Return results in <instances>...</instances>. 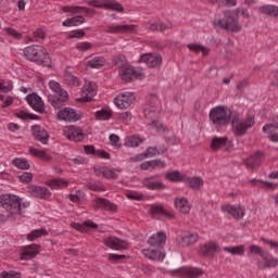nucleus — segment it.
<instances>
[{
    "instance_id": "obj_1",
    "label": "nucleus",
    "mask_w": 278,
    "mask_h": 278,
    "mask_svg": "<svg viewBox=\"0 0 278 278\" xmlns=\"http://www.w3.org/2000/svg\"><path fill=\"white\" fill-rule=\"evenodd\" d=\"M143 114L152 129H155L159 134L168 131V128L160 122V99H157V96L150 94L147 97Z\"/></svg>"
},
{
    "instance_id": "obj_2",
    "label": "nucleus",
    "mask_w": 278,
    "mask_h": 278,
    "mask_svg": "<svg viewBox=\"0 0 278 278\" xmlns=\"http://www.w3.org/2000/svg\"><path fill=\"white\" fill-rule=\"evenodd\" d=\"M24 55L30 62L38 64V66L51 67V56L47 49L40 45H31L24 49Z\"/></svg>"
},
{
    "instance_id": "obj_3",
    "label": "nucleus",
    "mask_w": 278,
    "mask_h": 278,
    "mask_svg": "<svg viewBox=\"0 0 278 278\" xmlns=\"http://www.w3.org/2000/svg\"><path fill=\"white\" fill-rule=\"evenodd\" d=\"M233 113H236V111L218 105L210 111L208 117L213 125L227 127V125L231 123V118H233Z\"/></svg>"
},
{
    "instance_id": "obj_4",
    "label": "nucleus",
    "mask_w": 278,
    "mask_h": 278,
    "mask_svg": "<svg viewBox=\"0 0 278 278\" xmlns=\"http://www.w3.org/2000/svg\"><path fill=\"white\" fill-rule=\"evenodd\" d=\"M49 88H51L54 92V94L48 96L49 103L52 105L54 110H61V108H64V103L68 101V92L62 89L60 83L55 80L49 81Z\"/></svg>"
},
{
    "instance_id": "obj_5",
    "label": "nucleus",
    "mask_w": 278,
    "mask_h": 278,
    "mask_svg": "<svg viewBox=\"0 0 278 278\" xmlns=\"http://www.w3.org/2000/svg\"><path fill=\"white\" fill-rule=\"evenodd\" d=\"M231 127H232V134L237 138H242V136H245L247 131L255 125V119L253 117H248L245 119H240V113L235 111L232 113V118L230 119Z\"/></svg>"
},
{
    "instance_id": "obj_6",
    "label": "nucleus",
    "mask_w": 278,
    "mask_h": 278,
    "mask_svg": "<svg viewBox=\"0 0 278 278\" xmlns=\"http://www.w3.org/2000/svg\"><path fill=\"white\" fill-rule=\"evenodd\" d=\"M0 205L3 210H7L9 214H20L23 215L21 211V198L15 194H2L0 195Z\"/></svg>"
},
{
    "instance_id": "obj_7",
    "label": "nucleus",
    "mask_w": 278,
    "mask_h": 278,
    "mask_svg": "<svg viewBox=\"0 0 278 278\" xmlns=\"http://www.w3.org/2000/svg\"><path fill=\"white\" fill-rule=\"evenodd\" d=\"M225 18L218 20L217 23L215 22V25H219L222 29H226V31H241L242 25H240V22L238 21V16L233 15V13L226 11Z\"/></svg>"
},
{
    "instance_id": "obj_8",
    "label": "nucleus",
    "mask_w": 278,
    "mask_h": 278,
    "mask_svg": "<svg viewBox=\"0 0 278 278\" xmlns=\"http://www.w3.org/2000/svg\"><path fill=\"white\" fill-rule=\"evenodd\" d=\"M88 5L92 8H104V10H114L115 12H123V4L114 0H86Z\"/></svg>"
},
{
    "instance_id": "obj_9",
    "label": "nucleus",
    "mask_w": 278,
    "mask_h": 278,
    "mask_svg": "<svg viewBox=\"0 0 278 278\" xmlns=\"http://www.w3.org/2000/svg\"><path fill=\"white\" fill-rule=\"evenodd\" d=\"M139 63H143L149 66V68H157L162 66V54L157 53H146L139 58Z\"/></svg>"
},
{
    "instance_id": "obj_10",
    "label": "nucleus",
    "mask_w": 278,
    "mask_h": 278,
    "mask_svg": "<svg viewBox=\"0 0 278 278\" xmlns=\"http://www.w3.org/2000/svg\"><path fill=\"white\" fill-rule=\"evenodd\" d=\"M103 241L105 247L114 251H127L129 249V242L116 237H106Z\"/></svg>"
},
{
    "instance_id": "obj_11",
    "label": "nucleus",
    "mask_w": 278,
    "mask_h": 278,
    "mask_svg": "<svg viewBox=\"0 0 278 278\" xmlns=\"http://www.w3.org/2000/svg\"><path fill=\"white\" fill-rule=\"evenodd\" d=\"M197 242H199V235L197 232H185L176 238V244L182 249L192 247Z\"/></svg>"
},
{
    "instance_id": "obj_12",
    "label": "nucleus",
    "mask_w": 278,
    "mask_h": 278,
    "mask_svg": "<svg viewBox=\"0 0 278 278\" xmlns=\"http://www.w3.org/2000/svg\"><path fill=\"white\" fill-rule=\"evenodd\" d=\"M136 101V96L134 92L119 93L115 99L114 103L119 108V110H127Z\"/></svg>"
},
{
    "instance_id": "obj_13",
    "label": "nucleus",
    "mask_w": 278,
    "mask_h": 278,
    "mask_svg": "<svg viewBox=\"0 0 278 278\" xmlns=\"http://www.w3.org/2000/svg\"><path fill=\"white\" fill-rule=\"evenodd\" d=\"M121 77L123 81H134V79H142L144 73L134 66H126L121 71Z\"/></svg>"
},
{
    "instance_id": "obj_14",
    "label": "nucleus",
    "mask_w": 278,
    "mask_h": 278,
    "mask_svg": "<svg viewBox=\"0 0 278 278\" xmlns=\"http://www.w3.org/2000/svg\"><path fill=\"white\" fill-rule=\"evenodd\" d=\"M64 136L72 142H81L84 140V129L75 125L64 128Z\"/></svg>"
},
{
    "instance_id": "obj_15",
    "label": "nucleus",
    "mask_w": 278,
    "mask_h": 278,
    "mask_svg": "<svg viewBox=\"0 0 278 278\" xmlns=\"http://www.w3.org/2000/svg\"><path fill=\"white\" fill-rule=\"evenodd\" d=\"M172 274L176 275H182V277H188V278H198V277H203L205 275V271L199 267H180L178 269H174L170 271Z\"/></svg>"
},
{
    "instance_id": "obj_16",
    "label": "nucleus",
    "mask_w": 278,
    "mask_h": 278,
    "mask_svg": "<svg viewBox=\"0 0 278 278\" xmlns=\"http://www.w3.org/2000/svg\"><path fill=\"white\" fill-rule=\"evenodd\" d=\"M142 185L148 190H166V185L160 180V175L143 178Z\"/></svg>"
},
{
    "instance_id": "obj_17",
    "label": "nucleus",
    "mask_w": 278,
    "mask_h": 278,
    "mask_svg": "<svg viewBox=\"0 0 278 278\" xmlns=\"http://www.w3.org/2000/svg\"><path fill=\"white\" fill-rule=\"evenodd\" d=\"M59 121H65L66 123H77L81 118V115L74 109L65 108L58 113Z\"/></svg>"
},
{
    "instance_id": "obj_18",
    "label": "nucleus",
    "mask_w": 278,
    "mask_h": 278,
    "mask_svg": "<svg viewBox=\"0 0 278 278\" xmlns=\"http://www.w3.org/2000/svg\"><path fill=\"white\" fill-rule=\"evenodd\" d=\"M30 131L35 140H38V142H41V144H49L50 135L49 131L45 129V127L40 125H34L31 126Z\"/></svg>"
},
{
    "instance_id": "obj_19",
    "label": "nucleus",
    "mask_w": 278,
    "mask_h": 278,
    "mask_svg": "<svg viewBox=\"0 0 278 278\" xmlns=\"http://www.w3.org/2000/svg\"><path fill=\"white\" fill-rule=\"evenodd\" d=\"M26 101L35 112H45V102L42 101V98L38 96L37 93H31L26 96Z\"/></svg>"
},
{
    "instance_id": "obj_20",
    "label": "nucleus",
    "mask_w": 278,
    "mask_h": 278,
    "mask_svg": "<svg viewBox=\"0 0 278 278\" xmlns=\"http://www.w3.org/2000/svg\"><path fill=\"white\" fill-rule=\"evenodd\" d=\"M93 207L96 210H109L110 212H116V210L118 208L116 204L101 197H98L93 200Z\"/></svg>"
},
{
    "instance_id": "obj_21",
    "label": "nucleus",
    "mask_w": 278,
    "mask_h": 278,
    "mask_svg": "<svg viewBox=\"0 0 278 278\" xmlns=\"http://www.w3.org/2000/svg\"><path fill=\"white\" fill-rule=\"evenodd\" d=\"M136 26L134 25H110L106 34H134Z\"/></svg>"
},
{
    "instance_id": "obj_22",
    "label": "nucleus",
    "mask_w": 278,
    "mask_h": 278,
    "mask_svg": "<svg viewBox=\"0 0 278 278\" xmlns=\"http://www.w3.org/2000/svg\"><path fill=\"white\" fill-rule=\"evenodd\" d=\"M223 212H227L228 214H231L233 218L237 220H240L244 218V208L240 205H231V204H226L222 206Z\"/></svg>"
},
{
    "instance_id": "obj_23",
    "label": "nucleus",
    "mask_w": 278,
    "mask_h": 278,
    "mask_svg": "<svg viewBox=\"0 0 278 278\" xmlns=\"http://www.w3.org/2000/svg\"><path fill=\"white\" fill-rule=\"evenodd\" d=\"M220 251V248L218 247V243L210 241L206 242L202 248H201V253L204 257H214L216 253Z\"/></svg>"
},
{
    "instance_id": "obj_24",
    "label": "nucleus",
    "mask_w": 278,
    "mask_h": 278,
    "mask_svg": "<svg viewBox=\"0 0 278 278\" xmlns=\"http://www.w3.org/2000/svg\"><path fill=\"white\" fill-rule=\"evenodd\" d=\"M155 168H166V162L156 159L152 161H146L140 164V169L141 170H155Z\"/></svg>"
},
{
    "instance_id": "obj_25",
    "label": "nucleus",
    "mask_w": 278,
    "mask_h": 278,
    "mask_svg": "<svg viewBox=\"0 0 278 278\" xmlns=\"http://www.w3.org/2000/svg\"><path fill=\"white\" fill-rule=\"evenodd\" d=\"M148 243L151 247H156V249H164V244H166V232L160 231L156 235H152Z\"/></svg>"
},
{
    "instance_id": "obj_26",
    "label": "nucleus",
    "mask_w": 278,
    "mask_h": 278,
    "mask_svg": "<svg viewBox=\"0 0 278 278\" xmlns=\"http://www.w3.org/2000/svg\"><path fill=\"white\" fill-rule=\"evenodd\" d=\"M97 96V84L90 81L83 87V101L90 102Z\"/></svg>"
},
{
    "instance_id": "obj_27",
    "label": "nucleus",
    "mask_w": 278,
    "mask_h": 278,
    "mask_svg": "<svg viewBox=\"0 0 278 278\" xmlns=\"http://www.w3.org/2000/svg\"><path fill=\"white\" fill-rule=\"evenodd\" d=\"M40 253V245L30 244L24 248L23 253L21 254V260H34L36 255Z\"/></svg>"
},
{
    "instance_id": "obj_28",
    "label": "nucleus",
    "mask_w": 278,
    "mask_h": 278,
    "mask_svg": "<svg viewBox=\"0 0 278 278\" xmlns=\"http://www.w3.org/2000/svg\"><path fill=\"white\" fill-rule=\"evenodd\" d=\"M262 160H264V153L262 151H257L249 159L244 161L247 168H257L260 164H262Z\"/></svg>"
},
{
    "instance_id": "obj_29",
    "label": "nucleus",
    "mask_w": 278,
    "mask_h": 278,
    "mask_svg": "<svg viewBox=\"0 0 278 278\" xmlns=\"http://www.w3.org/2000/svg\"><path fill=\"white\" fill-rule=\"evenodd\" d=\"M143 255L153 262H164L166 257V251L161 250H143Z\"/></svg>"
},
{
    "instance_id": "obj_30",
    "label": "nucleus",
    "mask_w": 278,
    "mask_h": 278,
    "mask_svg": "<svg viewBox=\"0 0 278 278\" xmlns=\"http://www.w3.org/2000/svg\"><path fill=\"white\" fill-rule=\"evenodd\" d=\"M71 225H72L73 229L80 231V233H88V231H90V229L99 228V225H97L92 220H86L84 224L72 223Z\"/></svg>"
},
{
    "instance_id": "obj_31",
    "label": "nucleus",
    "mask_w": 278,
    "mask_h": 278,
    "mask_svg": "<svg viewBox=\"0 0 278 278\" xmlns=\"http://www.w3.org/2000/svg\"><path fill=\"white\" fill-rule=\"evenodd\" d=\"M262 260L264 261V264L260 267L262 270H266V268H276V266H278V260L268 251L263 254Z\"/></svg>"
},
{
    "instance_id": "obj_32",
    "label": "nucleus",
    "mask_w": 278,
    "mask_h": 278,
    "mask_svg": "<svg viewBox=\"0 0 278 278\" xmlns=\"http://www.w3.org/2000/svg\"><path fill=\"white\" fill-rule=\"evenodd\" d=\"M33 197L37 199H49L51 197V191L47 187L33 186L31 187Z\"/></svg>"
},
{
    "instance_id": "obj_33",
    "label": "nucleus",
    "mask_w": 278,
    "mask_h": 278,
    "mask_svg": "<svg viewBox=\"0 0 278 278\" xmlns=\"http://www.w3.org/2000/svg\"><path fill=\"white\" fill-rule=\"evenodd\" d=\"M258 11L261 14H266L267 16L278 18V7L275 4H264L258 8Z\"/></svg>"
},
{
    "instance_id": "obj_34",
    "label": "nucleus",
    "mask_w": 278,
    "mask_h": 278,
    "mask_svg": "<svg viewBox=\"0 0 278 278\" xmlns=\"http://www.w3.org/2000/svg\"><path fill=\"white\" fill-rule=\"evenodd\" d=\"M227 142H229L227 137H214L211 141V149H213V151L225 149V147H227Z\"/></svg>"
},
{
    "instance_id": "obj_35",
    "label": "nucleus",
    "mask_w": 278,
    "mask_h": 278,
    "mask_svg": "<svg viewBox=\"0 0 278 278\" xmlns=\"http://www.w3.org/2000/svg\"><path fill=\"white\" fill-rule=\"evenodd\" d=\"M175 207L181 214H190V203H188L186 198L175 200Z\"/></svg>"
},
{
    "instance_id": "obj_36",
    "label": "nucleus",
    "mask_w": 278,
    "mask_h": 278,
    "mask_svg": "<svg viewBox=\"0 0 278 278\" xmlns=\"http://www.w3.org/2000/svg\"><path fill=\"white\" fill-rule=\"evenodd\" d=\"M86 23V18L81 15H76L72 18H67L63 22V27H77L79 25H84Z\"/></svg>"
},
{
    "instance_id": "obj_37",
    "label": "nucleus",
    "mask_w": 278,
    "mask_h": 278,
    "mask_svg": "<svg viewBox=\"0 0 278 278\" xmlns=\"http://www.w3.org/2000/svg\"><path fill=\"white\" fill-rule=\"evenodd\" d=\"M144 142V139H142L139 135H132L130 137H127L125 139V147L136 148L140 147Z\"/></svg>"
},
{
    "instance_id": "obj_38",
    "label": "nucleus",
    "mask_w": 278,
    "mask_h": 278,
    "mask_svg": "<svg viewBox=\"0 0 278 278\" xmlns=\"http://www.w3.org/2000/svg\"><path fill=\"white\" fill-rule=\"evenodd\" d=\"M150 213L152 216H166L167 218H173V215L168 211H165L162 205H152L150 207Z\"/></svg>"
},
{
    "instance_id": "obj_39",
    "label": "nucleus",
    "mask_w": 278,
    "mask_h": 278,
    "mask_svg": "<svg viewBox=\"0 0 278 278\" xmlns=\"http://www.w3.org/2000/svg\"><path fill=\"white\" fill-rule=\"evenodd\" d=\"M30 155H34L35 157H38L39 160H42L43 162H51L52 157L49 155L45 150H38L35 148L29 149Z\"/></svg>"
},
{
    "instance_id": "obj_40",
    "label": "nucleus",
    "mask_w": 278,
    "mask_h": 278,
    "mask_svg": "<svg viewBox=\"0 0 278 278\" xmlns=\"http://www.w3.org/2000/svg\"><path fill=\"white\" fill-rule=\"evenodd\" d=\"M168 151V147L166 144H163V150L160 152L157 150V147H150L146 150L143 153L144 157H155V155H162V153H166Z\"/></svg>"
},
{
    "instance_id": "obj_41",
    "label": "nucleus",
    "mask_w": 278,
    "mask_h": 278,
    "mask_svg": "<svg viewBox=\"0 0 278 278\" xmlns=\"http://www.w3.org/2000/svg\"><path fill=\"white\" fill-rule=\"evenodd\" d=\"M187 184L191 190H201V188H203V178L202 177L188 178Z\"/></svg>"
},
{
    "instance_id": "obj_42",
    "label": "nucleus",
    "mask_w": 278,
    "mask_h": 278,
    "mask_svg": "<svg viewBox=\"0 0 278 278\" xmlns=\"http://www.w3.org/2000/svg\"><path fill=\"white\" fill-rule=\"evenodd\" d=\"M12 164L21 170H29V168H31V165L29 164V161H27V159H14L12 161Z\"/></svg>"
},
{
    "instance_id": "obj_43",
    "label": "nucleus",
    "mask_w": 278,
    "mask_h": 278,
    "mask_svg": "<svg viewBox=\"0 0 278 278\" xmlns=\"http://www.w3.org/2000/svg\"><path fill=\"white\" fill-rule=\"evenodd\" d=\"M87 64L90 66V68H102V66H105V58L94 56L93 59L89 60Z\"/></svg>"
},
{
    "instance_id": "obj_44",
    "label": "nucleus",
    "mask_w": 278,
    "mask_h": 278,
    "mask_svg": "<svg viewBox=\"0 0 278 278\" xmlns=\"http://www.w3.org/2000/svg\"><path fill=\"white\" fill-rule=\"evenodd\" d=\"M173 27L172 24H164V23H154V24H147V29H150V31H165V29H170Z\"/></svg>"
},
{
    "instance_id": "obj_45",
    "label": "nucleus",
    "mask_w": 278,
    "mask_h": 278,
    "mask_svg": "<svg viewBox=\"0 0 278 278\" xmlns=\"http://www.w3.org/2000/svg\"><path fill=\"white\" fill-rule=\"evenodd\" d=\"M223 250L226 253H230V255H244V247L243 245L225 247Z\"/></svg>"
},
{
    "instance_id": "obj_46",
    "label": "nucleus",
    "mask_w": 278,
    "mask_h": 278,
    "mask_svg": "<svg viewBox=\"0 0 278 278\" xmlns=\"http://www.w3.org/2000/svg\"><path fill=\"white\" fill-rule=\"evenodd\" d=\"M49 232L47 231V229H36L33 230L30 233L27 235V240H29L30 242H34V240L41 238V236H47Z\"/></svg>"
},
{
    "instance_id": "obj_47",
    "label": "nucleus",
    "mask_w": 278,
    "mask_h": 278,
    "mask_svg": "<svg viewBox=\"0 0 278 278\" xmlns=\"http://www.w3.org/2000/svg\"><path fill=\"white\" fill-rule=\"evenodd\" d=\"M165 179L168 181H184V176H181V173L179 170H173L165 174Z\"/></svg>"
},
{
    "instance_id": "obj_48",
    "label": "nucleus",
    "mask_w": 278,
    "mask_h": 278,
    "mask_svg": "<svg viewBox=\"0 0 278 278\" xmlns=\"http://www.w3.org/2000/svg\"><path fill=\"white\" fill-rule=\"evenodd\" d=\"M64 79L68 86H79V78H77L73 73L65 71Z\"/></svg>"
},
{
    "instance_id": "obj_49",
    "label": "nucleus",
    "mask_w": 278,
    "mask_h": 278,
    "mask_svg": "<svg viewBox=\"0 0 278 278\" xmlns=\"http://www.w3.org/2000/svg\"><path fill=\"white\" fill-rule=\"evenodd\" d=\"M48 186L52 188V190H58V188H66L68 182L64 179H53L48 182Z\"/></svg>"
},
{
    "instance_id": "obj_50",
    "label": "nucleus",
    "mask_w": 278,
    "mask_h": 278,
    "mask_svg": "<svg viewBox=\"0 0 278 278\" xmlns=\"http://www.w3.org/2000/svg\"><path fill=\"white\" fill-rule=\"evenodd\" d=\"M112 117V112L109 110L102 109L101 111L96 112V118L98 121H110Z\"/></svg>"
},
{
    "instance_id": "obj_51",
    "label": "nucleus",
    "mask_w": 278,
    "mask_h": 278,
    "mask_svg": "<svg viewBox=\"0 0 278 278\" xmlns=\"http://www.w3.org/2000/svg\"><path fill=\"white\" fill-rule=\"evenodd\" d=\"M16 118H21L22 121H38V115L25 113V111H20L15 113Z\"/></svg>"
},
{
    "instance_id": "obj_52",
    "label": "nucleus",
    "mask_w": 278,
    "mask_h": 278,
    "mask_svg": "<svg viewBox=\"0 0 278 278\" xmlns=\"http://www.w3.org/2000/svg\"><path fill=\"white\" fill-rule=\"evenodd\" d=\"M187 47L189 51H194V53H199L200 51H202L203 55L207 53L205 46H201L199 43H188Z\"/></svg>"
},
{
    "instance_id": "obj_53",
    "label": "nucleus",
    "mask_w": 278,
    "mask_h": 278,
    "mask_svg": "<svg viewBox=\"0 0 278 278\" xmlns=\"http://www.w3.org/2000/svg\"><path fill=\"white\" fill-rule=\"evenodd\" d=\"M108 260H109V262H111V264H118V262H121L123 260H127V255H125V254H109Z\"/></svg>"
},
{
    "instance_id": "obj_54",
    "label": "nucleus",
    "mask_w": 278,
    "mask_h": 278,
    "mask_svg": "<svg viewBox=\"0 0 278 278\" xmlns=\"http://www.w3.org/2000/svg\"><path fill=\"white\" fill-rule=\"evenodd\" d=\"M102 175L105 179H117L118 177V174L108 167H102Z\"/></svg>"
},
{
    "instance_id": "obj_55",
    "label": "nucleus",
    "mask_w": 278,
    "mask_h": 278,
    "mask_svg": "<svg viewBox=\"0 0 278 278\" xmlns=\"http://www.w3.org/2000/svg\"><path fill=\"white\" fill-rule=\"evenodd\" d=\"M0 101H2V108H10L14 103V98L11 96L0 94Z\"/></svg>"
},
{
    "instance_id": "obj_56",
    "label": "nucleus",
    "mask_w": 278,
    "mask_h": 278,
    "mask_svg": "<svg viewBox=\"0 0 278 278\" xmlns=\"http://www.w3.org/2000/svg\"><path fill=\"white\" fill-rule=\"evenodd\" d=\"M109 140L112 147H116V149H121V147H123L121 144V137H118L116 134H111Z\"/></svg>"
},
{
    "instance_id": "obj_57",
    "label": "nucleus",
    "mask_w": 278,
    "mask_h": 278,
    "mask_svg": "<svg viewBox=\"0 0 278 278\" xmlns=\"http://www.w3.org/2000/svg\"><path fill=\"white\" fill-rule=\"evenodd\" d=\"M4 31L9 34V36L15 38L16 40H21V38H23V34L18 33L16 29L12 27L4 28Z\"/></svg>"
},
{
    "instance_id": "obj_58",
    "label": "nucleus",
    "mask_w": 278,
    "mask_h": 278,
    "mask_svg": "<svg viewBox=\"0 0 278 278\" xmlns=\"http://www.w3.org/2000/svg\"><path fill=\"white\" fill-rule=\"evenodd\" d=\"M86 187L89 189V190H92L93 192H105V188L94 184V182H91V181H88L86 184Z\"/></svg>"
},
{
    "instance_id": "obj_59",
    "label": "nucleus",
    "mask_w": 278,
    "mask_h": 278,
    "mask_svg": "<svg viewBox=\"0 0 278 278\" xmlns=\"http://www.w3.org/2000/svg\"><path fill=\"white\" fill-rule=\"evenodd\" d=\"M76 49L77 51H90V49H92V43L88 41L78 42Z\"/></svg>"
},
{
    "instance_id": "obj_60",
    "label": "nucleus",
    "mask_w": 278,
    "mask_h": 278,
    "mask_svg": "<svg viewBox=\"0 0 278 278\" xmlns=\"http://www.w3.org/2000/svg\"><path fill=\"white\" fill-rule=\"evenodd\" d=\"M113 64L114 66H117V68H125V65L127 64V60H125V58L123 56H116L113 60Z\"/></svg>"
},
{
    "instance_id": "obj_61",
    "label": "nucleus",
    "mask_w": 278,
    "mask_h": 278,
    "mask_svg": "<svg viewBox=\"0 0 278 278\" xmlns=\"http://www.w3.org/2000/svg\"><path fill=\"white\" fill-rule=\"evenodd\" d=\"M268 129H278V115L274 117V122L271 124H266L263 126V131L265 134L268 132Z\"/></svg>"
},
{
    "instance_id": "obj_62",
    "label": "nucleus",
    "mask_w": 278,
    "mask_h": 278,
    "mask_svg": "<svg viewBox=\"0 0 278 278\" xmlns=\"http://www.w3.org/2000/svg\"><path fill=\"white\" fill-rule=\"evenodd\" d=\"M18 179L22 181V184H29V181L34 179V174L25 172L18 176Z\"/></svg>"
},
{
    "instance_id": "obj_63",
    "label": "nucleus",
    "mask_w": 278,
    "mask_h": 278,
    "mask_svg": "<svg viewBox=\"0 0 278 278\" xmlns=\"http://www.w3.org/2000/svg\"><path fill=\"white\" fill-rule=\"evenodd\" d=\"M264 244H269L270 249H274L275 253H278V242L274 240H268L266 238H261Z\"/></svg>"
},
{
    "instance_id": "obj_64",
    "label": "nucleus",
    "mask_w": 278,
    "mask_h": 278,
    "mask_svg": "<svg viewBox=\"0 0 278 278\" xmlns=\"http://www.w3.org/2000/svg\"><path fill=\"white\" fill-rule=\"evenodd\" d=\"M1 277L2 278H21V275L18 273H16V271H10V273L3 271L1 274Z\"/></svg>"
}]
</instances>
